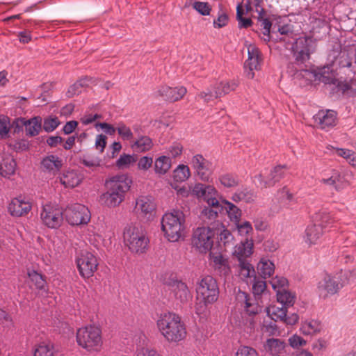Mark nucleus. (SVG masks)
I'll return each mask as SVG.
<instances>
[{
    "label": "nucleus",
    "mask_w": 356,
    "mask_h": 356,
    "mask_svg": "<svg viewBox=\"0 0 356 356\" xmlns=\"http://www.w3.org/2000/svg\"><path fill=\"white\" fill-rule=\"evenodd\" d=\"M156 327L169 343H178L186 338L187 330L181 317L173 312H165L161 314L157 321Z\"/></svg>",
    "instance_id": "nucleus-1"
},
{
    "label": "nucleus",
    "mask_w": 356,
    "mask_h": 356,
    "mask_svg": "<svg viewBox=\"0 0 356 356\" xmlns=\"http://www.w3.org/2000/svg\"><path fill=\"white\" fill-rule=\"evenodd\" d=\"M161 231L165 238L170 242H178L184 237L186 229V216L183 211L173 209L163 216Z\"/></svg>",
    "instance_id": "nucleus-2"
},
{
    "label": "nucleus",
    "mask_w": 356,
    "mask_h": 356,
    "mask_svg": "<svg viewBox=\"0 0 356 356\" xmlns=\"http://www.w3.org/2000/svg\"><path fill=\"white\" fill-rule=\"evenodd\" d=\"M77 344L88 353H98L103 346L102 330L95 325L79 328L76 335Z\"/></svg>",
    "instance_id": "nucleus-3"
},
{
    "label": "nucleus",
    "mask_w": 356,
    "mask_h": 356,
    "mask_svg": "<svg viewBox=\"0 0 356 356\" xmlns=\"http://www.w3.org/2000/svg\"><path fill=\"white\" fill-rule=\"evenodd\" d=\"M348 273L340 270L334 274L325 275L317 285L319 296L323 298L337 293L339 290L348 283Z\"/></svg>",
    "instance_id": "nucleus-4"
},
{
    "label": "nucleus",
    "mask_w": 356,
    "mask_h": 356,
    "mask_svg": "<svg viewBox=\"0 0 356 356\" xmlns=\"http://www.w3.org/2000/svg\"><path fill=\"white\" fill-rule=\"evenodd\" d=\"M124 243L134 254H143L148 248L149 239L146 233L141 228L129 225L124 228L123 232Z\"/></svg>",
    "instance_id": "nucleus-5"
},
{
    "label": "nucleus",
    "mask_w": 356,
    "mask_h": 356,
    "mask_svg": "<svg viewBox=\"0 0 356 356\" xmlns=\"http://www.w3.org/2000/svg\"><path fill=\"white\" fill-rule=\"evenodd\" d=\"M197 296L205 305L216 302L219 296V289L216 280L210 275L203 277L197 283Z\"/></svg>",
    "instance_id": "nucleus-6"
},
{
    "label": "nucleus",
    "mask_w": 356,
    "mask_h": 356,
    "mask_svg": "<svg viewBox=\"0 0 356 356\" xmlns=\"http://www.w3.org/2000/svg\"><path fill=\"white\" fill-rule=\"evenodd\" d=\"M214 236L215 232L210 227H197L193 233L191 245L199 252L206 254L211 252Z\"/></svg>",
    "instance_id": "nucleus-7"
},
{
    "label": "nucleus",
    "mask_w": 356,
    "mask_h": 356,
    "mask_svg": "<svg viewBox=\"0 0 356 356\" xmlns=\"http://www.w3.org/2000/svg\"><path fill=\"white\" fill-rule=\"evenodd\" d=\"M66 221L72 226L87 225L91 218V213L87 207L81 204L67 206L63 211Z\"/></svg>",
    "instance_id": "nucleus-8"
},
{
    "label": "nucleus",
    "mask_w": 356,
    "mask_h": 356,
    "mask_svg": "<svg viewBox=\"0 0 356 356\" xmlns=\"http://www.w3.org/2000/svg\"><path fill=\"white\" fill-rule=\"evenodd\" d=\"M288 172L286 165H278L274 167L268 173H260L254 177V182L257 187L266 188L273 187L279 182Z\"/></svg>",
    "instance_id": "nucleus-9"
},
{
    "label": "nucleus",
    "mask_w": 356,
    "mask_h": 356,
    "mask_svg": "<svg viewBox=\"0 0 356 356\" xmlns=\"http://www.w3.org/2000/svg\"><path fill=\"white\" fill-rule=\"evenodd\" d=\"M64 218L63 212L51 203L42 205L40 218L42 223L51 229L58 228Z\"/></svg>",
    "instance_id": "nucleus-10"
},
{
    "label": "nucleus",
    "mask_w": 356,
    "mask_h": 356,
    "mask_svg": "<svg viewBox=\"0 0 356 356\" xmlns=\"http://www.w3.org/2000/svg\"><path fill=\"white\" fill-rule=\"evenodd\" d=\"M76 264L80 275L85 278H89L97 270L99 263L93 253L83 251L77 257Z\"/></svg>",
    "instance_id": "nucleus-11"
},
{
    "label": "nucleus",
    "mask_w": 356,
    "mask_h": 356,
    "mask_svg": "<svg viewBox=\"0 0 356 356\" xmlns=\"http://www.w3.org/2000/svg\"><path fill=\"white\" fill-rule=\"evenodd\" d=\"M156 205L152 197L139 196L136 201L135 211L143 220L151 222L156 216Z\"/></svg>",
    "instance_id": "nucleus-12"
},
{
    "label": "nucleus",
    "mask_w": 356,
    "mask_h": 356,
    "mask_svg": "<svg viewBox=\"0 0 356 356\" xmlns=\"http://www.w3.org/2000/svg\"><path fill=\"white\" fill-rule=\"evenodd\" d=\"M191 164L199 178L204 181H209L213 172L212 163L206 159L202 154L194 155Z\"/></svg>",
    "instance_id": "nucleus-13"
},
{
    "label": "nucleus",
    "mask_w": 356,
    "mask_h": 356,
    "mask_svg": "<svg viewBox=\"0 0 356 356\" xmlns=\"http://www.w3.org/2000/svg\"><path fill=\"white\" fill-rule=\"evenodd\" d=\"M192 193L198 198H202L206 201L209 206L215 208L219 207V201L216 198L218 191L214 186L200 183L196 184L192 190Z\"/></svg>",
    "instance_id": "nucleus-14"
},
{
    "label": "nucleus",
    "mask_w": 356,
    "mask_h": 356,
    "mask_svg": "<svg viewBox=\"0 0 356 356\" xmlns=\"http://www.w3.org/2000/svg\"><path fill=\"white\" fill-rule=\"evenodd\" d=\"M131 184L132 180L124 174L113 176L106 181V188L119 193V195L124 199H125L126 193L129 191Z\"/></svg>",
    "instance_id": "nucleus-15"
},
{
    "label": "nucleus",
    "mask_w": 356,
    "mask_h": 356,
    "mask_svg": "<svg viewBox=\"0 0 356 356\" xmlns=\"http://www.w3.org/2000/svg\"><path fill=\"white\" fill-rule=\"evenodd\" d=\"M248 58L245 62L246 76L248 79L254 77V70L260 69L261 57L259 49L254 44H249L248 47Z\"/></svg>",
    "instance_id": "nucleus-16"
},
{
    "label": "nucleus",
    "mask_w": 356,
    "mask_h": 356,
    "mask_svg": "<svg viewBox=\"0 0 356 356\" xmlns=\"http://www.w3.org/2000/svg\"><path fill=\"white\" fill-rule=\"evenodd\" d=\"M165 284L175 298L181 303H186L192 299V295L184 282L177 280H170Z\"/></svg>",
    "instance_id": "nucleus-17"
},
{
    "label": "nucleus",
    "mask_w": 356,
    "mask_h": 356,
    "mask_svg": "<svg viewBox=\"0 0 356 356\" xmlns=\"http://www.w3.org/2000/svg\"><path fill=\"white\" fill-rule=\"evenodd\" d=\"M312 40L307 37L298 38L293 45V55L297 63H302L310 58Z\"/></svg>",
    "instance_id": "nucleus-18"
},
{
    "label": "nucleus",
    "mask_w": 356,
    "mask_h": 356,
    "mask_svg": "<svg viewBox=\"0 0 356 356\" xmlns=\"http://www.w3.org/2000/svg\"><path fill=\"white\" fill-rule=\"evenodd\" d=\"M210 264L214 270L222 276H227L231 272L228 258L220 252H209Z\"/></svg>",
    "instance_id": "nucleus-19"
},
{
    "label": "nucleus",
    "mask_w": 356,
    "mask_h": 356,
    "mask_svg": "<svg viewBox=\"0 0 356 356\" xmlns=\"http://www.w3.org/2000/svg\"><path fill=\"white\" fill-rule=\"evenodd\" d=\"M270 283L276 291L278 302H284L289 300V286L286 278L276 276L272 278Z\"/></svg>",
    "instance_id": "nucleus-20"
},
{
    "label": "nucleus",
    "mask_w": 356,
    "mask_h": 356,
    "mask_svg": "<svg viewBox=\"0 0 356 356\" xmlns=\"http://www.w3.org/2000/svg\"><path fill=\"white\" fill-rule=\"evenodd\" d=\"M314 122L322 129H328L337 124V113L333 110H321L314 116Z\"/></svg>",
    "instance_id": "nucleus-21"
},
{
    "label": "nucleus",
    "mask_w": 356,
    "mask_h": 356,
    "mask_svg": "<svg viewBox=\"0 0 356 356\" xmlns=\"http://www.w3.org/2000/svg\"><path fill=\"white\" fill-rule=\"evenodd\" d=\"M31 208V204L29 201H25L22 197L13 199L8 207L10 215L17 217L26 215Z\"/></svg>",
    "instance_id": "nucleus-22"
},
{
    "label": "nucleus",
    "mask_w": 356,
    "mask_h": 356,
    "mask_svg": "<svg viewBox=\"0 0 356 356\" xmlns=\"http://www.w3.org/2000/svg\"><path fill=\"white\" fill-rule=\"evenodd\" d=\"M63 166V161L56 155H48L41 162V167L43 171L50 175L58 173Z\"/></svg>",
    "instance_id": "nucleus-23"
},
{
    "label": "nucleus",
    "mask_w": 356,
    "mask_h": 356,
    "mask_svg": "<svg viewBox=\"0 0 356 356\" xmlns=\"http://www.w3.org/2000/svg\"><path fill=\"white\" fill-rule=\"evenodd\" d=\"M280 305H270L266 309L268 315L274 321H281L287 323L286 313L289 300L284 302H278Z\"/></svg>",
    "instance_id": "nucleus-24"
},
{
    "label": "nucleus",
    "mask_w": 356,
    "mask_h": 356,
    "mask_svg": "<svg viewBox=\"0 0 356 356\" xmlns=\"http://www.w3.org/2000/svg\"><path fill=\"white\" fill-rule=\"evenodd\" d=\"M253 245L252 240L245 239L234 247L233 255L237 258L238 261L247 260L252 254Z\"/></svg>",
    "instance_id": "nucleus-25"
},
{
    "label": "nucleus",
    "mask_w": 356,
    "mask_h": 356,
    "mask_svg": "<svg viewBox=\"0 0 356 356\" xmlns=\"http://www.w3.org/2000/svg\"><path fill=\"white\" fill-rule=\"evenodd\" d=\"M187 90L185 87L170 88L168 86H162L159 92L161 96L170 102H176L181 99L186 93Z\"/></svg>",
    "instance_id": "nucleus-26"
},
{
    "label": "nucleus",
    "mask_w": 356,
    "mask_h": 356,
    "mask_svg": "<svg viewBox=\"0 0 356 356\" xmlns=\"http://www.w3.org/2000/svg\"><path fill=\"white\" fill-rule=\"evenodd\" d=\"M323 234L322 225H309L305 230V242L309 245L317 244Z\"/></svg>",
    "instance_id": "nucleus-27"
},
{
    "label": "nucleus",
    "mask_w": 356,
    "mask_h": 356,
    "mask_svg": "<svg viewBox=\"0 0 356 356\" xmlns=\"http://www.w3.org/2000/svg\"><path fill=\"white\" fill-rule=\"evenodd\" d=\"M42 119L40 117H34L30 120L24 118L19 119L17 123L25 127L26 134L29 136H34L39 134L41 129Z\"/></svg>",
    "instance_id": "nucleus-28"
},
{
    "label": "nucleus",
    "mask_w": 356,
    "mask_h": 356,
    "mask_svg": "<svg viewBox=\"0 0 356 356\" xmlns=\"http://www.w3.org/2000/svg\"><path fill=\"white\" fill-rule=\"evenodd\" d=\"M315 80H318L325 84H335L336 76L332 66L327 65L316 70L314 74Z\"/></svg>",
    "instance_id": "nucleus-29"
},
{
    "label": "nucleus",
    "mask_w": 356,
    "mask_h": 356,
    "mask_svg": "<svg viewBox=\"0 0 356 356\" xmlns=\"http://www.w3.org/2000/svg\"><path fill=\"white\" fill-rule=\"evenodd\" d=\"M102 194L99 197L101 203L109 208L118 207L124 200V197H120L119 193H114L109 188Z\"/></svg>",
    "instance_id": "nucleus-30"
},
{
    "label": "nucleus",
    "mask_w": 356,
    "mask_h": 356,
    "mask_svg": "<svg viewBox=\"0 0 356 356\" xmlns=\"http://www.w3.org/2000/svg\"><path fill=\"white\" fill-rule=\"evenodd\" d=\"M238 86L236 80L222 81L212 85V88L216 91L218 97L220 98L232 91H234Z\"/></svg>",
    "instance_id": "nucleus-31"
},
{
    "label": "nucleus",
    "mask_w": 356,
    "mask_h": 356,
    "mask_svg": "<svg viewBox=\"0 0 356 356\" xmlns=\"http://www.w3.org/2000/svg\"><path fill=\"white\" fill-rule=\"evenodd\" d=\"M323 329L321 321L311 319L302 321L300 332L306 336L314 335L319 333Z\"/></svg>",
    "instance_id": "nucleus-32"
},
{
    "label": "nucleus",
    "mask_w": 356,
    "mask_h": 356,
    "mask_svg": "<svg viewBox=\"0 0 356 356\" xmlns=\"http://www.w3.org/2000/svg\"><path fill=\"white\" fill-rule=\"evenodd\" d=\"M82 176L75 170H69L60 177L61 184L65 187L74 188L82 181Z\"/></svg>",
    "instance_id": "nucleus-33"
},
{
    "label": "nucleus",
    "mask_w": 356,
    "mask_h": 356,
    "mask_svg": "<svg viewBox=\"0 0 356 356\" xmlns=\"http://www.w3.org/2000/svg\"><path fill=\"white\" fill-rule=\"evenodd\" d=\"M236 299L250 316L255 315L259 312L258 305L250 302L249 295L247 293L239 291L236 295Z\"/></svg>",
    "instance_id": "nucleus-34"
},
{
    "label": "nucleus",
    "mask_w": 356,
    "mask_h": 356,
    "mask_svg": "<svg viewBox=\"0 0 356 356\" xmlns=\"http://www.w3.org/2000/svg\"><path fill=\"white\" fill-rule=\"evenodd\" d=\"M16 168V162L15 159L6 156L0 161V175L4 177H9L14 175Z\"/></svg>",
    "instance_id": "nucleus-35"
},
{
    "label": "nucleus",
    "mask_w": 356,
    "mask_h": 356,
    "mask_svg": "<svg viewBox=\"0 0 356 356\" xmlns=\"http://www.w3.org/2000/svg\"><path fill=\"white\" fill-rule=\"evenodd\" d=\"M256 11L258 13V20L261 22V26L264 30L263 39L265 41H269L270 31L272 24L267 18H265V11L261 6L256 5Z\"/></svg>",
    "instance_id": "nucleus-36"
},
{
    "label": "nucleus",
    "mask_w": 356,
    "mask_h": 356,
    "mask_svg": "<svg viewBox=\"0 0 356 356\" xmlns=\"http://www.w3.org/2000/svg\"><path fill=\"white\" fill-rule=\"evenodd\" d=\"M238 274L243 280H255L256 275L254 267L248 261H238Z\"/></svg>",
    "instance_id": "nucleus-37"
},
{
    "label": "nucleus",
    "mask_w": 356,
    "mask_h": 356,
    "mask_svg": "<svg viewBox=\"0 0 356 356\" xmlns=\"http://www.w3.org/2000/svg\"><path fill=\"white\" fill-rule=\"evenodd\" d=\"M54 344L51 342L42 341L35 345L33 356H55Z\"/></svg>",
    "instance_id": "nucleus-38"
},
{
    "label": "nucleus",
    "mask_w": 356,
    "mask_h": 356,
    "mask_svg": "<svg viewBox=\"0 0 356 356\" xmlns=\"http://www.w3.org/2000/svg\"><path fill=\"white\" fill-rule=\"evenodd\" d=\"M259 274L264 279L270 277L275 271V265L267 259H261L257 264Z\"/></svg>",
    "instance_id": "nucleus-39"
},
{
    "label": "nucleus",
    "mask_w": 356,
    "mask_h": 356,
    "mask_svg": "<svg viewBox=\"0 0 356 356\" xmlns=\"http://www.w3.org/2000/svg\"><path fill=\"white\" fill-rule=\"evenodd\" d=\"M171 168V159L166 156H161L154 161V171L156 174L163 175Z\"/></svg>",
    "instance_id": "nucleus-40"
},
{
    "label": "nucleus",
    "mask_w": 356,
    "mask_h": 356,
    "mask_svg": "<svg viewBox=\"0 0 356 356\" xmlns=\"http://www.w3.org/2000/svg\"><path fill=\"white\" fill-rule=\"evenodd\" d=\"M152 139L148 136H140L132 145L131 148L136 152H145L152 147Z\"/></svg>",
    "instance_id": "nucleus-41"
},
{
    "label": "nucleus",
    "mask_w": 356,
    "mask_h": 356,
    "mask_svg": "<svg viewBox=\"0 0 356 356\" xmlns=\"http://www.w3.org/2000/svg\"><path fill=\"white\" fill-rule=\"evenodd\" d=\"M191 177V170L188 165L179 164L173 171V179L177 182L186 181Z\"/></svg>",
    "instance_id": "nucleus-42"
},
{
    "label": "nucleus",
    "mask_w": 356,
    "mask_h": 356,
    "mask_svg": "<svg viewBox=\"0 0 356 356\" xmlns=\"http://www.w3.org/2000/svg\"><path fill=\"white\" fill-rule=\"evenodd\" d=\"M285 346L283 341L277 339H269L265 345V349L269 351L272 355L280 353L284 348Z\"/></svg>",
    "instance_id": "nucleus-43"
},
{
    "label": "nucleus",
    "mask_w": 356,
    "mask_h": 356,
    "mask_svg": "<svg viewBox=\"0 0 356 356\" xmlns=\"http://www.w3.org/2000/svg\"><path fill=\"white\" fill-rule=\"evenodd\" d=\"M28 276L37 289L45 291L47 282L42 275L32 270L28 272Z\"/></svg>",
    "instance_id": "nucleus-44"
},
{
    "label": "nucleus",
    "mask_w": 356,
    "mask_h": 356,
    "mask_svg": "<svg viewBox=\"0 0 356 356\" xmlns=\"http://www.w3.org/2000/svg\"><path fill=\"white\" fill-rule=\"evenodd\" d=\"M222 203L224 204L229 218L236 222H238L241 216V211L236 205L227 200H224L222 201Z\"/></svg>",
    "instance_id": "nucleus-45"
},
{
    "label": "nucleus",
    "mask_w": 356,
    "mask_h": 356,
    "mask_svg": "<svg viewBox=\"0 0 356 356\" xmlns=\"http://www.w3.org/2000/svg\"><path fill=\"white\" fill-rule=\"evenodd\" d=\"M218 181L225 188H234L238 186L236 176L230 173H223L218 177Z\"/></svg>",
    "instance_id": "nucleus-46"
},
{
    "label": "nucleus",
    "mask_w": 356,
    "mask_h": 356,
    "mask_svg": "<svg viewBox=\"0 0 356 356\" xmlns=\"http://www.w3.org/2000/svg\"><path fill=\"white\" fill-rule=\"evenodd\" d=\"M90 80L88 78H83L72 86H71L67 91V96L72 97L74 95H77L82 92V88L88 86Z\"/></svg>",
    "instance_id": "nucleus-47"
},
{
    "label": "nucleus",
    "mask_w": 356,
    "mask_h": 356,
    "mask_svg": "<svg viewBox=\"0 0 356 356\" xmlns=\"http://www.w3.org/2000/svg\"><path fill=\"white\" fill-rule=\"evenodd\" d=\"M137 161L135 155L123 154L116 161V165L119 168H128Z\"/></svg>",
    "instance_id": "nucleus-48"
},
{
    "label": "nucleus",
    "mask_w": 356,
    "mask_h": 356,
    "mask_svg": "<svg viewBox=\"0 0 356 356\" xmlns=\"http://www.w3.org/2000/svg\"><path fill=\"white\" fill-rule=\"evenodd\" d=\"M117 131L121 138L124 140H131L134 138V134L130 127L122 122L117 124Z\"/></svg>",
    "instance_id": "nucleus-49"
},
{
    "label": "nucleus",
    "mask_w": 356,
    "mask_h": 356,
    "mask_svg": "<svg viewBox=\"0 0 356 356\" xmlns=\"http://www.w3.org/2000/svg\"><path fill=\"white\" fill-rule=\"evenodd\" d=\"M341 180V175L340 174L334 171L332 175L329 178H323L321 180V183L332 186L336 190H339L340 186L339 185V182Z\"/></svg>",
    "instance_id": "nucleus-50"
},
{
    "label": "nucleus",
    "mask_w": 356,
    "mask_h": 356,
    "mask_svg": "<svg viewBox=\"0 0 356 356\" xmlns=\"http://www.w3.org/2000/svg\"><path fill=\"white\" fill-rule=\"evenodd\" d=\"M60 124V122L56 117H49L44 120L43 129L47 132L54 131Z\"/></svg>",
    "instance_id": "nucleus-51"
},
{
    "label": "nucleus",
    "mask_w": 356,
    "mask_h": 356,
    "mask_svg": "<svg viewBox=\"0 0 356 356\" xmlns=\"http://www.w3.org/2000/svg\"><path fill=\"white\" fill-rule=\"evenodd\" d=\"M197 97L206 103L218 98L217 94H216V91L212 88V86L210 88H207L205 90L200 92L197 95Z\"/></svg>",
    "instance_id": "nucleus-52"
},
{
    "label": "nucleus",
    "mask_w": 356,
    "mask_h": 356,
    "mask_svg": "<svg viewBox=\"0 0 356 356\" xmlns=\"http://www.w3.org/2000/svg\"><path fill=\"white\" fill-rule=\"evenodd\" d=\"M193 8L202 15H209L211 10L210 5L207 2L195 1Z\"/></svg>",
    "instance_id": "nucleus-53"
},
{
    "label": "nucleus",
    "mask_w": 356,
    "mask_h": 356,
    "mask_svg": "<svg viewBox=\"0 0 356 356\" xmlns=\"http://www.w3.org/2000/svg\"><path fill=\"white\" fill-rule=\"evenodd\" d=\"M221 206L219 204V207L215 208V207H211L209 206V207H205L201 215L203 218H205L208 220H213L216 218L218 216V211H220Z\"/></svg>",
    "instance_id": "nucleus-54"
},
{
    "label": "nucleus",
    "mask_w": 356,
    "mask_h": 356,
    "mask_svg": "<svg viewBox=\"0 0 356 356\" xmlns=\"http://www.w3.org/2000/svg\"><path fill=\"white\" fill-rule=\"evenodd\" d=\"M234 356H259L257 350L250 346H241L236 350Z\"/></svg>",
    "instance_id": "nucleus-55"
},
{
    "label": "nucleus",
    "mask_w": 356,
    "mask_h": 356,
    "mask_svg": "<svg viewBox=\"0 0 356 356\" xmlns=\"http://www.w3.org/2000/svg\"><path fill=\"white\" fill-rule=\"evenodd\" d=\"M134 356H162L156 349L149 347H140L136 350Z\"/></svg>",
    "instance_id": "nucleus-56"
},
{
    "label": "nucleus",
    "mask_w": 356,
    "mask_h": 356,
    "mask_svg": "<svg viewBox=\"0 0 356 356\" xmlns=\"http://www.w3.org/2000/svg\"><path fill=\"white\" fill-rule=\"evenodd\" d=\"M153 164V159L149 156H142L138 161L137 168L139 170L147 171Z\"/></svg>",
    "instance_id": "nucleus-57"
},
{
    "label": "nucleus",
    "mask_w": 356,
    "mask_h": 356,
    "mask_svg": "<svg viewBox=\"0 0 356 356\" xmlns=\"http://www.w3.org/2000/svg\"><path fill=\"white\" fill-rule=\"evenodd\" d=\"M307 344V340L304 339L302 337L297 334H294L292 337H291V348L294 349H299L306 346Z\"/></svg>",
    "instance_id": "nucleus-58"
},
{
    "label": "nucleus",
    "mask_w": 356,
    "mask_h": 356,
    "mask_svg": "<svg viewBox=\"0 0 356 356\" xmlns=\"http://www.w3.org/2000/svg\"><path fill=\"white\" fill-rule=\"evenodd\" d=\"M82 163L88 168L97 167L100 165V159L96 156L90 155L83 156L82 159Z\"/></svg>",
    "instance_id": "nucleus-59"
},
{
    "label": "nucleus",
    "mask_w": 356,
    "mask_h": 356,
    "mask_svg": "<svg viewBox=\"0 0 356 356\" xmlns=\"http://www.w3.org/2000/svg\"><path fill=\"white\" fill-rule=\"evenodd\" d=\"M328 346V342L325 339H318L312 344V349L315 352L321 353L325 351Z\"/></svg>",
    "instance_id": "nucleus-60"
},
{
    "label": "nucleus",
    "mask_w": 356,
    "mask_h": 356,
    "mask_svg": "<svg viewBox=\"0 0 356 356\" xmlns=\"http://www.w3.org/2000/svg\"><path fill=\"white\" fill-rule=\"evenodd\" d=\"M239 195L242 197L243 201L248 203L253 202L256 197L254 192L248 188L241 190Z\"/></svg>",
    "instance_id": "nucleus-61"
},
{
    "label": "nucleus",
    "mask_w": 356,
    "mask_h": 356,
    "mask_svg": "<svg viewBox=\"0 0 356 356\" xmlns=\"http://www.w3.org/2000/svg\"><path fill=\"white\" fill-rule=\"evenodd\" d=\"M254 281L252 285L253 293L255 295H260L264 291L266 287V282L260 280H252Z\"/></svg>",
    "instance_id": "nucleus-62"
},
{
    "label": "nucleus",
    "mask_w": 356,
    "mask_h": 356,
    "mask_svg": "<svg viewBox=\"0 0 356 356\" xmlns=\"http://www.w3.org/2000/svg\"><path fill=\"white\" fill-rule=\"evenodd\" d=\"M183 146L179 143H174L168 148V153L173 157L176 158L182 154Z\"/></svg>",
    "instance_id": "nucleus-63"
},
{
    "label": "nucleus",
    "mask_w": 356,
    "mask_h": 356,
    "mask_svg": "<svg viewBox=\"0 0 356 356\" xmlns=\"http://www.w3.org/2000/svg\"><path fill=\"white\" fill-rule=\"evenodd\" d=\"M237 229L238 233L242 235H247L252 231V227L249 222H244L242 224L237 222Z\"/></svg>",
    "instance_id": "nucleus-64"
}]
</instances>
